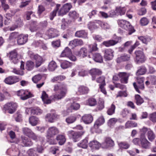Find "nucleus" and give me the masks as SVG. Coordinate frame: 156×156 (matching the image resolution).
Listing matches in <instances>:
<instances>
[{"instance_id": "49", "label": "nucleus", "mask_w": 156, "mask_h": 156, "mask_svg": "<svg viewBox=\"0 0 156 156\" xmlns=\"http://www.w3.org/2000/svg\"><path fill=\"white\" fill-rule=\"evenodd\" d=\"M80 105L79 103L74 102L71 104L69 108L71 110H77L80 108Z\"/></svg>"}, {"instance_id": "24", "label": "nucleus", "mask_w": 156, "mask_h": 156, "mask_svg": "<svg viewBox=\"0 0 156 156\" xmlns=\"http://www.w3.org/2000/svg\"><path fill=\"white\" fill-rule=\"evenodd\" d=\"M22 143L23 145L25 147H28L32 145L33 143L30 140L26 137H22Z\"/></svg>"}, {"instance_id": "19", "label": "nucleus", "mask_w": 156, "mask_h": 156, "mask_svg": "<svg viewBox=\"0 0 156 156\" xmlns=\"http://www.w3.org/2000/svg\"><path fill=\"white\" fill-rule=\"evenodd\" d=\"M48 36L50 38H53L57 37L59 35L58 31L56 29L51 28L47 31Z\"/></svg>"}, {"instance_id": "41", "label": "nucleus", "mask_w": 156, "mask_h": 156, "mask_svg": "<svg viewBox=\"0 0 156 156\" xmlns=\"http://www.w3.org/2000/svg\"><path fill=\"white\" fill-rule=\"evenodd\" d=\"M137 123L134 122L128 121L125 124V128H129L130 127H136L137 126Z\"/></svg>"}, {"instance_id": "4", "label": "nucleus", "mask_w": 156, "mask_h": 156, "mask_svg": "<svg viewBox=\"0 0 156 156\" xmlns=\"http://www.w3.org/2000/svg\"><path fill=\"white\" fill-rule=\"evenodd\" d=\"M137 84L135 82L133 83V86L136 91L139 93H140L139 89L144 90V78L143 77H136Z\"/></svg>"}, {"instance_id": "30", "label": "nucleus", "mask_w": 156, "mask_h": 156, "mask_svg": "<svg viewBox=\"0 0 156 156\" xmlns=\"http://www.w3.org/2000/svg\"><path fill=\"white\" fill-rule=\"evenodd\" d=\"M105 119L102 116L100 117L96 121L94 124V127L95 128H98V126L103 124L105 122Z\"/></svg>"}, {"instance_id": "29", "label": "nucleus", "mask_w": 156, "mask_h": 156, "mask_svg": "<svg viewBox=\"0 0 156 156\" xmlns=\"http://www.w3.org/2000/svg\"><path fill=\"white\" fill-rule=\"evenodd\" d=\"M88 140L87 138H85V139L81 141L80 142L77 144V146L80 147L84 149H86L88 146Z\"/></svg>"}, {"instance_id": "46", "label": "nucleus", "mask_w": 156, "mask_h": 156, "mask_svg": "<svg viewBox=\"0 0 156 156\" xmlns=\"http://www.w3.org/2000/svg\"><path fill=\"white\" fill-rule=\"evenodd\" d=\"M149 23V20L145 17L142 18L140 21V23L142 26H146Z\"/></svg>"}, {"instance_id": "44", "label": "nucleus", "mask_w": 156, "mask_h": 156, "mask_svg": "<svg viewBox=\"0 0 156 156\" xmlns=\"http://www.w3.org/2000/svg\"><path fill=\"white\" fill-rule=\"evenodd\" d=\"M12 15L9 13L6 14L4 22L5 24V25H8L9 23L11 22L12 17Z\"/></svg>"}, {"instance_id": "40", "label": "nucleus", "mask_w": 156, "mask_h": 156, "mask_svg": "<svg viewBox=\"0 0 156 156\" xmlns=\"http://www.w3.org/2000/svg\"><path fill=\"white\" fill-rule=\"evenodd\" d=\"M147 71V69L144 66H142L139 67L136 72L137 75H143L145 74Z\"/></svg>"}, {"instance_id": "59", "label": "nucleus", "mask_w": 156, "mask_h": 156, "mask_svg": "<svg viewBox=\"0 0 156 156\" xmlns=\"http://www.w3.org/2000/svg\"><path fill=\"white\" fill-rule=\"evenodd\" d=\"M30 138H31L33 140L36 141H38V140H41V137L39 136H37L33 132L30 135V136L29 137Z\"/></svg>"}, {"instance_id": "2", "label": "nucleus", "mask_w": 156, "mask_h": 156, "mask_svg": "<svg viewBox=\"0 0 156 156\" xmlns=\"http://www.w3.org/2000/svg\"><path fill=\"white\" fill-rule=\"evenodd\" d=\"M118 23L120 27L128 31V34L129 35L131 34L135 31L133 27L128 21L124 20H118Z\"/></svg>"}, {"instance_id": "11", "label": "nucleus", "mask_w": 156, "mask_h": 156, "mask_svg": "<svg viewBox=\"0 0 156 156\" xmlns=\"http://www.w3.org/2000/svg\"><path fill=\"white\" fill-rule=\"evenodd\" d=\"M20 79L16 76H9L5 79L4 82L6 84L11 85L19 82Z\"/></svg>"}, {"instance_id": "12", "label": "nucleus", "mask_w": 156, "mask_h": 156, "mask_svg": "<svg viewBox=\"0 0 156 156\" xmlns=\"http://www.w3.org/2000/svg\"><path fill=\"white\" fill-rule=\"evenodd\" d=\"M9 57L12 62L16 64L19 61L17 56V53L16 51L14 50L9 53Z\"/></svg>"}, {"instance_id": "15", "label": "nucleus", "mask_w": 156, "mask_h": 156, "mask_svg": "<svg viewBox=\"0 0 156 156\" xmlns=\"http://www.w3.org/2000/svg\"><path fill=\"white\" fill-rule=\"evenodd\" d=\"M27 34H21L18 37L17 42L19 45H22L26 43L28 40Z\"/></svg>"}, {"instance_id": "9", "label": "nucleus", "mask_w": 156, "mask_h": 156, "mask_svg": "<svg viewBox=\"0 0 156 156\" xmlns=\"http://www.w3.org/2000/svg\"><path fill=\"white\" fill-rule=\"evenodd\" d=\"M59 133L58 128L55 126L49 127L47 131L46 136L48 138L52 137Z\"/></svg>"}, {"instance_id": "43", "label": "nucleus", "mask_w": 156, "mask_h": 156, "mask_svg": "<svg viewBox=\"0 0 156 156\" xmlns=\"http://www.w3.org/2000/svg\"><path fill=\"white\" fill-rule=\"evenodd\" d=\"M115 106L113 104H112L107 111V113L109 115H112L115 113Z\"/></svg>"}, {"instance_id": "8", "label": "nucleus", "mask_w": 156, "mask_h": 156, "mask_svg": "<svg viewBox=\"0 0 156 156\" xmlns=\"http://www.w3.org/2000/svg\"><path fill=\"white\" fill-rule=\"evenodd\" d=\"M151 144V143L146 139L144 134H141L140 146L143 148L148 149L150 147Z\"/></svg>"}, {"instance_id": "52", "label": "nucleus", "mask_w": 156, "mask_h": 156, "mask_svg": "<svg viewBox=\"0 0 156 156\" xmlns=\"http://www.w3.org/2000/svg\"><path fill=\"white\" fill-rule=\"evenodd\" d=\"M135 98L136 100V103L138 105H140L144 102L143 99L138 94L135 95Z\"/></svg>"}, {"instance_id": "50", "label": "nucleus", "mask_w": 156, "mask_h": 156, "mask_svg": "<svg viewBox=\"0 0 156 156\" xmlns=\"http://www.w3.org/2000/svg\"><path fill=\"white\" fill-rule=\"evenodd\" d=\"M149 119L153 122H156V112L150 114L149 115Z\"/></svg>"}, {"instance_id": "37", "label": "nucleus", "mask_w": 156, "mask_h": 156, "mask_svg": "<svg viewBox=\"0 0 156 156\" xmlns=\"http://www.w3.org/2000/svg\"><path fill=\"white\" fill-rule=\"evenodd\" d=\"M147 136L148 140L151 141H152L155 138V135L153 132L149 129L147 133Z\"/></svg>"}, {"instance_id": "16", "label": "nucleus", "mask_w": 156, "mask_h": 156, "mask_svg": "<svg viewBox=\"0 0 156 156\" xmlns=\"http://www.w3.org/2000/svg\"><path fill=\"white\" fill-rule=\"evenodd\" d=\"M114 51L111 49H107L105 50L104 58L107 60L112 59L114 56Z\"/></svg>"}, {"instance_id": "32", "label": "nucleus", "mask_w": 156, "mask_h": 156, "mask_svg": "<svg viewBox=\"0 0 156 156\" xmlns=\"http://www.w3.org/2000/svg\"><path fill=\"white\" fill-rule=\"evenodd\" d=\"M93 58L96 62L101 63L103 62V57L98 53H95L93 54Z\"/></svg>"}, {"instance_id": "47", "label": "nucleus", "mask_w": 156, "mask_h": 156, "mask_svg": "<svg viewBox=\"0 0 156 156\" xmlns=\"http://www.w3.org/2000/svg\"><path fill=\"white\" fill-rule=\"evenodd\" d=\"M42 111L38 108H34L31 110V113L34 115H40L42 113Z\"/></svg>"}, {"instance_id": "7", "label": "nucleus", "mask_w": 156, "mask_h": 156, "mask_svg": "<svg viewBox=\"0 0 156 156\" xmlns=\"http://www.w3.org/2000/svg\"><path fill=\"white\" fill-rule=\"evenodd\" d=\"M4 108L8 111L10 114L13 113L16 110L17 105L16 103L11 102L6 104L4 107Z\"/></svg>"}, {"instance_id": "34", "label": "nucleus", "mask_w": 156, "mask_h": 156, "mask_svg": "<svg viewBox=\"0 0 156 156\" xmlns=\"http://www.w3.org/2000/svg\"><path fill=\"white\" fill-rule=\"evenodd\" d=\"M19 35V33L17 32H12L10 34L8 40L10 41H14L17 37L18 38Z\"/></svg>"}, {"instance_id": "36", "label": "nucleus", "mask_w": 156, "mask_h": 156, "mask_svg": "<svg viewBox=\"0 0 156 156\" xmlns=\"http://www.w3.org/2000/svg\"><path fill=\"white\" fill-rule=\"evenodd\" d=\"M57 66L56 63L53 61L50 62L48 65V69L50 71H54L57 68Z\"/></svg>"}, {"instance_id": "48", "label": "nucleus", "mask_w": 156, "mask_h": 156, "mask_svg": "<svg viewBox=\"0 0 156 156\" xmlns=\"http://www.w3.org/2000/svg\"><path fill=\"white\" fill-rule=\"evenodd\" d=\"M87 104L90 106H93L96 105L97 101L94 98H90L87 100Z\"/></svg>"}, {"instance_id": "62", "label": "nucleus", "mask_w": 156, "mask_h": 156, "mask_svg": "<svg viewBox=\"0 0 156 156\" xmlns=\"http://www.w3.org/2000/svg\"><path fill=\"white\" fill-rule=\"evenodd\" d=\"M105 77L103 76L99 77L96 80V81L100 84H106L105 80Z\"/></svg>"}, {"instance_id": "28", "label": "nucleus", "mask_w": 156, "mask_h": 156, "mask_svg": "<svg viewBox=\"0 0 156 156\" xmlns=\"http://www.w3.org/2000/svg\"><path fill=\"white\" fill-rule=\"evenodd\" d=\"M101 144L96 140L91 141L89 143V146L92 148L98 149L101 146Z\"/></svg>"}, {"instance_id": "54", "label": "nucleus", "mask_w": 156, "mask_h": 156, "mask_svg": "<svg viewBox=\"0 0 156 156\" xmlns=\"http://www.w3.org/2000/svg\"><path fill=\"white\" fill-rule=\"evenodd\" d=\"M23 133L29 137L33 132L30 129L27 128H23Z\"/></svg>"}, {"instance_id": "61", "label": "nucleus", "mask_w": 156, "mask_h": 156, "mask_svg": "<svg viewBox=\"0 0 156 156\" xmlns=\"http://www.w3.org/2000/svg\"><path fill=\"white\" fill-rule=\"evenodd\" d=\"M27 153L30 156H37L36 151L34 149H30L27 151Z\"/></svg>"}, {"instance_id": "58", "label": "nucleus", "mask_w": 156, "mask_h": 156, "mask_svg": "<svg viewBox=\"0 0 156 156\" xmlns=\"http://www.w3.org/2000/svg\"><path fill=\"white\" fill-rule=\"evenodd\" d=\"M138 38L145 44H147L150 40V39L147 37L141 36L138 37Z\"/></svg>"}, {"instance_id": "17", "label": "nucleus", "mask_w": 156, "mask_h": 156, "mask_svg": "<svg viewBox=\"0 0 156 156\" xmlns=\"http://www.w3.org/2000/svg\"><path fill=\"white\" fill-rule=\"evenodd\" d=\"M90 73L92 76V80H94L97 76L102 74V72L99 69L93 68L90 70Z\"/></svg>"}, {"instance_id": "60", "label": "nucleus", "mask_w": 156, "mask_h": 156, "mask_svg": "<svg viewBox=\"0 0 156 156\" xmlns=\"http://www.w3.org/2000/svg\"><path fill=\"white\" fill-rule=\"evenodd\" d=\"M41 75L38 74L34 76L32 78V80L34 83H37L41 80Z\"/></svg>"}, {"instance_id": "38", "label": "nucleus", "mask_w": 156, "mask_h": 156, "mask_svg": "<svg viewBox=\"0 0 156 156\" xmlns=\"http://www.w3.org/2000/svg\"><path fill=\"white\" fill-rule=\"evenodd\" d=\"M57 140L58 141V143L60 145L63 144L66 141V138L64 136L62 135H59L56 137Z\"/></svg>"}, {"instance_id": "20", "label": "nucleus", "mask_w": 156, "mask_h": 156, "mask_svg": "<svg viewBox=\"0 0 156 156\" xmlns=\"http://www.w3.org/2000/svg\"><path fill=\"white\" fill-rule=\"evenodd\" d=\"M87 54V50L86 48L83 47L81 48L76 53L77 56L81 58L86 57Z\"/></svg>"}, {"instance_id": "13", "label": "nucleus", "mask_w": 156, "mask_h": 156, "mask_svg": "<svg viewBox=\"0 0 156 156\" xmlns=\"http://www.w3.org/2000/svg\"><path fill=\"white\" fill-rule=\"evenodd\" d=\"M114 145V141L109 138H106L105 141L102 143L101 147L103 148H107L112 147Z\"/></svg>"}, {"instance_id": "64", "label": "nucleus", "mask_w": 156, "mask_h": 156, "mask_svg": "<svg viewBox=\"0 0 156 156\" xmlns=\"http://www.w3.org/2000/svg\"><path fill=\"white\" fill-rule=\"evenodd\" d=\"M106 84H100L99 85V88L101 92L104 94H107V92L105 88V86Z\"/></svg>"}, {"instance_id": "22", "label": "nucleus", "mask_w": 156, "mask_h": 156, "mask_svg": "<svg viewBox=\"0 0 156 156\" xmlns=\"http://www.w3.org/2000/svg\"><path fill=\"white\" fill-rule=\"evenodd\" d=\"M120 40L121 38L120 37H118L117 41L110 40L107 41H105L103 42V44L106 47H108L117 44Z\"/></svg>"}, {"instance_id": "3", "label": "nucleus", "mask_w": 156, "mask_h": 156, "mask_svg": "<svg viewBox=\"0 0 156 156\" xmlns=\"http://www.w3.org/2000/svg\"><path fill=\"white\" fill-rule=\"evenodd\" d=\"M60 57H67L73 61H75L76 59V57L72 55L71 49L68 47H66L62 52Z\"/></svg>"}, {"instance_id": "18", "label": "nucleus", "mask_w": 156, "mask_h": 156, "mask_svg": "<svg viewBox=\"0 0 156 156\" xmlns=\"http://www.w3.org/2000/svg\"><path fill=\"white\" fill-rule=\"evenodd\" d=\"M34 58L35 60L36 66L37 67L40 66L44 61L42 57L38 55H34Z\"/></svg>"}, {"instance_id": "33", "label": "nucleus", "mask_w": 156, "mask_h": 156, "mask_svg": "<svg viewBox=\"0 0 156 156\" xmlns=\"http://www.w3.org/2000/svg\"><path fill=\"white\" fill-rule=\"evenodd\" d=\"M96 23L99 24L102 28L104 29H108L110 28L109 25L106 23L102 22L100 20H95Z\"/></svg>"}, {"instance_id": "1", "label": "nucleus", "mask_w": 156, "mask_h": 156, "mask_svg": "<svg viewBox=\"0 0 156 156\" xmlns=\"http://www.w3.org/2000/svg\"><path fill=\"white\" fill-rule=\"evenodd\" d=\"M60 90V92L53 94L51 96V98L53 100H61L66 96L68 91L66 85L62 83L59 84H55L53 87V90L56 92Z\"/></svg>"}, {"instance_id": "27", "label": "nucleus", "mask_w": 156, "mask_h": 156, "mask_svg": "<svg viewBox=\"0 0 156 156\" xmlns=\"http://www.w3.org/2000/svg\"><path fill=\"white\" fill-rule=\"evenodd\" d=\"M41 98L44 103L48 104L51 103V100L48 99V94L44 91L42 92Z\"/></svg>"}, {"instance_id": "35", "label": "nucleus", "mask_w": 156, "mask_h": 156, "mask_svg": "<svg viewBox=\"0 0 156 156\" xmlns=\"http://www.w3.org/2000/svg\"><path fill=\"white\" fill-rule=\"evenodd\" d=\"M126 9L125 7H118L116 8V12L119 14L120 15H124L126 11Z\"/></svg>"}, {"instance_id": "39", "label": "nucleus", "mask_w": 156, "mask_h": 156, "mask_svg": "<svg viewBox=\"0 0 156 156\" xmlns=\"http://www.w3.org/2000/svg\"><path fill=\"white\" fill-rule=\"evenodd\" d=\"M56 117L54 114H48L45 117L46 121L49 122H53V120L55 119Z\"/></svg>"}, {"instance_id": "51", "label": "nucleus", "mask_w": 156, "mask_h": 156, "mask_svg": "<svg viewBox=\"0 0 156 156\" xmlns=\"http://www.w3.org/2000/svg\"><path fill=\"white\" fill-rule=\"evenodd\" d=\"M76 119V118L75 116H71L67 118L66 119V122L68 124H70L74 122Z\"/></svg>"}, {"instance_id": "5", "label": "nucleus", "mask_w": 156, "mask_h": 156, "mask_svg": "<svg viewBox=\"0 0 156 156\" xmlns=\"http://www.w3.org/2000/svg\"><path fill=\"white\" fill-rule=\"evenodd\" d=\"M17 94L18 96L20 97L21 99L23 100H26L34 96L30 92L23 90L18 91L17 92Z\"/></svg>"}, {"instance_id": "45", "label": "nucleus", "mask_w": 156, "mask_h": 156, "mask_svg": "<svg viewBox=\"0 0 156 156\" xmlns=\"http://www.w3.org/2000/svg\"><path fill=\"white\" fill-rule=\"evenodd\" d=\"M34 66V62L31 61H27L26 64V69L28 70H31Z\"/></svg>"}, {"instance_id": "25", "label": "nucleus", "mask_w": 156, "mask_h": 156, "mask_svg": "<svg viewBox=\"0 0 156 156\" xmlns=\"http://www.w3.org/2000/svg\"><path fill=\"white\" fill-rule=\"evenodd\" d=\"M82 119L86 124H89L92 122L93 120V116L90 115H86L82 117Z\"/></svg>"}, {"instance_id": "57", "label": "nucleus", "mask_w": 156, "mask_h": 156, "mask_svg": "<svg viewBox=\"0 0 156 156\" xmlns=\"http://www.w3.org/2000/svg\"><path fill=\"white\" fill-rule=\"evenodd\" d=\"M69 15L71 18L73 19H76L78 16V14L74 11L70 12Z\"/></svg>"}, {"instance_id": "21", "label": "nucleus", "mask_w": 156, "mask_h": 156, "mask_svg": "<svg viewBox=\"0 0 156 156\" xmlns=\"http://www.w3.org/2000/svg\"><path fill=\"white\" fill-rule=\"evenodd\" d=\"M89 91V89L84 86H80L78 88V93L81 95L87 94Z\"/></svg>"}, {"instance_id": "10", "label": "nucleus", "mask_w": 156, "mask_h": 156, "mask_svg": "<svg viewBox=\"0 0 156 156\" xmlns=\"http://www.w3.org/2000/svg\"><path fill=\"white\" fill-rule=\"evenodd\" d=\"M136 54L135 61L137 63H142L144 62L145 58L143 52L141 51H136Z\"/></svg>"}, {"instance_id": "56", "label": "nucleus", "mask_w": 156, "mask_h": 156, "mask_svg": "<svg viewBox=\"0 0 156 156\" xmlns=\"http://www.w3.org/2000/svg\"><path fill=\"white\" fill-rule=\"evenodd\" d=\"M97 23L96 21H95V23L90 22L88 24V27L90 30H92L94 29L97 28L98 27V26L96 24Z\"/></svg>"}, {"instance_id": "31", "label": "nucleus", "mask_w": 156, "mask_h": 156, "mask_svg": "<svg viewBox=\"0 0 156 156\" xmlns=\"http://www.w3.org/2000/svg\"><path fill=\"white\" fill-rule=\"evenodd\" d=\"M29 122L32 126H35L39 122L38 119L34 116H31L29 118Z\"/></svg>"}, {"instance_id": "63", "label": "nucleus", "mask_w": 156, "mask_h": 156, "mask_svg": "<svg viewBox=\"0 0 156 156\" xmlns=\"http://www.w3.org/2000/svg\"><path fill=\"white\" fill-rule=\"evenodd\" d=\"M80 66H77L75 68H73L71 70V77H73L76 75L77 72V71L79 70Z\"/></svg>"}, {"instance_id": "42", "label": "nucleus", "mask_w": 156, "mask_h": 156, "mask_svg": "<svg viewBox=\"0 0 156 156\" xmlns=\"http://www.w3.org/2000/svg\"><path fill=\"white\" fill-rule=\"evenodd\" d=\"M72 65L71 62L65 60L61 64V66L63 69H66L70 67Z\"/></svg>"}, {"instance_id": "14", "label": "nucleus", "mask_w": 156, "mask_h": 156, "mask_svg": "<svg viewBox=\"0 0 156 156\" xmlns=\"http://www.w3.org/2000/svg\"><path fill=\"white\" fill-rule=\"evenodd\" d=\"M118 76L120 78V81L122 83H127L128 78L129 76V74L125 72H120L118 73Z\"/></svg>"}, {"instance_id": "55", "label": "nucleus", "mask_w": 156, "mask_h": 156, "mask_svg": "<svg viewBox=\"0 0 156 156\" xmlns=\"http://www.w3.org/2000/svg\"><path fill=\"white\" fill-rule=\"evenodd\" d=\"M147 79L150 81L152 84H156V76H151L147 77Z\"/></svg>"}, {"instance_id": "6", "label": "nucleus", "mask_w": 156, "mask_h": 156, "mask_svg": "<svg viewBox=\"0 0 156 156\" xmlns=\"http://www.w3.org/2000/svg\"><path fill=\"white\" fill-rule=\"evenodd\" d=\"M84 133V131L75 132L73 130H70L68 131V134L69 137H71L74 142H76Z\"/></svg>"}, {"instance_id": "23", "label": "nucleus", "mask_w": 156, "mask_h": 156, "mask_svg": "<svg viewBox=\"0 0 156 156\" xmlns=\"http://www.w3.org/2000/svg\"><path fill=\"white\" fill-rule=\"evenodd\" d=\"M75 35L78 37H83L84 38H87V34L84 30H81L77 31Z\"/></svg>"}, {"instance_id": "53", "label": "nucleus", "mask_w": 156, "mask_h": 156, "mask_svg": "<svg viewBox=\"0 0 156 156\" xmlns=\"http://www.w3.org/2000/svg\"><path fill=\"white\" fill-rule=\"evenodd\" d=\"M120 147L124 149H127L130 147V145L126 142H121L119 144Z\"/></svg>"}, {"instance_id": "26", "label": "nucleus", "mask_w": 156, "mask_h": 156, "mask_svg": "<svg viewBox=\"0 0 156 156\" xmlns=\"http://www.w3.org/2000/svg\"><path fill=\"white\" fill-rule=\"evenodd\" d=\"M130 58V55L124 54L118 57L116 59V62L118 63H119L122 61H128Z\"/></svg>"}]
</instances>
